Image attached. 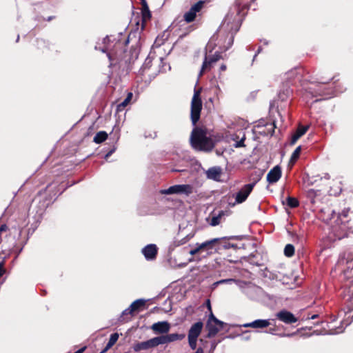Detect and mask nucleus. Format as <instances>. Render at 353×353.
Masks as SVG:
<instances>
[{"mask_svg":"<svg viewBox=\"0 0 353 353\" xmlns=\"http://www.w3.org/2000/svg\"><path fill=\"white\" fill-rule=\"evenodd\" d=\"M240 12L239 6H234L230 10L220 26L221 30L229 32L227 38V44L221 47L224 51L228 50L232 46L233 43L234 34L240 28L241 23Z\"/></svg>","mask_w":353,"mask_h":353,"instance_id":"f257e3e1","label":"nucleus"},{"mask_svg":"<svg viewBox=\"0 0 353 353\" xmlns=\"http://www.w3.org/2000/svg\"><path fill=\"white\" fill-rule=\"evenodd\" d=\"M190 143L193 148L197 150L210 151L214 148L211 139L208 138L206 132L201 128H194L191 134Z\"/></svg>","mask_w":353,"mask_h":353,"instance_id":"f03ea898","label":"nucleus"},{"mask_svg":"<svg viewBox=\"0 0 353 353\" xmlns=\"http://www.w3.org/2000/svg\"><path fill=\"white\" fill-rule=\"evenodd\" d=\"M225 238H214L201 243H196L195 247L192 248L189 253L191 255L199 254L203 257L210 256L216 253L219 249L218 243Z\"/></svg>","mask_w":353,"mask_h":353,"instance_id":"7ed1b4c3","label":"nucleus"},{"mask_svg":"<svg viewBox=\"0 0 353 353\" xmlns=\"http://www.w3.org/2000/svg\"><path fill=\"white\" fill-rule=\"evenodd\" d=\"M349 211V209H345L341 214H339L336 216V219L335 220L336 225L333 226L332 232L337 239H341L347 236L346 223L347 221H344L343 219H346L347 217Z\"/></svg>","mask_w":353,"mask_h":353,"instance_id":"20e7f679","label":"nucleus"},{"mask_svg":"<svg viewBox=\"0 0 353 353\" xmlns=\"http://www.w3.org/2000/svg\"><path fill=\"white\" fill-rule=\"evenodd\" d=\"M207 302L208 309L209 310H211L210 301L208 300ZM224 325H225V323L216 319L212 314V311H210V314L206 323V329L208 331L207 337L212 338L214 336L221 330L223 328Z\"/></svg>","mask_w":353,"mask_h":353,"instance_id":"39448f33","label":"nucleus"},{"mask_svg":"<svg viewBox=\"0 0 353 353\" xmlns=\"http://www.w3.org/2000/svg\"><path fill=\"white\" fill-rule=\"evenodd\" d=\"M201 90L194 89V94L191 101V120L193 125H196L200 119L202 110V101L200 97Z\"/></svg>","mask_w":353,"mask_h":353,"instance_id":"423d86ee","label":"nucleus"},{"mask_svg":"<svg viewBox=\"0 0 353 353\" xmlns=\"http://www.w3.org/2000/svg\"><path fill=\"white\" fill-rule=\"evenodd\" d=\"M193 186L190 184L174 185L168 189L162 190L160 192L162 194H183L188 196L193 193Z\"/></svg>","mask_w":353,"mask_h":353,"instance_id":"0eeeda50","label":"nucleus"},{"mask_svg":"<svg viewBox=\"0 0 353 353\" xmlns=\"http://www.w3.org/2000/svg\"><path fill=\"white\" fill-rule=\"evenodd\" d=\"M256 183L245 185L235 195V201L230 203L232 206L243 203L252 192Z\"/></svg>","mask_w":353,"mask_h":353,"instance_id":"6e6552de","label":"nucleus"},{"mask_svg":"<svg viewBox=\"0 0 353 353\" xmlns=\"http://www.w3.org/2000/svg\"><path fill=\"white\" fill-rule=\"evenodd\" d=\"M159 345H160V343L158 336H157L148 341L136 343L133 347V350L135 352H139L141 350H145L155 347Z\"/></svg>","mask_w":353,"mask_h":353,"instance_id":"1a4fd4ad","label":"nucleus"},{"mask_svg":"<svg viewBox=\"0 0 353 353\" xmlns=\"http://www.w3.org/2000/svg\"><path fill=\"white\" fill-rule=\"evenodd\" d=\"M221 58L220 52H216L212 57L205 55L204 61L203 63L201 69L199 72V77L202 76L203 72L210 70L212 67V64L218 61Z\"/></svg>","mask_w":353,"mask_h":353,"instance_id":"9d476101","label":"nucleus"},{"mask_svg":"<svg viewBox=\"0 0 353 353\" xmlns=\"http://www.w3.org/2000/svg\"><path fill=\"white\" fill-rule=\"evenodd\" d=\"M204 4V1H199L197 3L194 4L190 9L184 14V20L190 23L193 21L196 16V13L200 12Z\"/></svg>","mask_w":353,"mask_h":353,"instance_id":"9b49d317","label":"nucleus"},{"mask_svg":"<svg viewBox=\"0 0 353 353\" xmlns=\"http://www.w3.org/2000/svg\"><path fill=\"white\" fill-rule=\"evenodd\" d=\"M341 296L348 310H353V283L343 289Z\"/></svg>","mask_w":353,"mask_h":353,"instance_id":"f8f14e48","label":"nucleus"},{"mask_svg":"<svg viewBox=\"0 0 353 353\" xmlns=\"http://www.w3.org/2000/svg\"><path fill=\"white\" fill-rule=\"evenodd\" d=\"M276 316L279 321L286 324H291L297 321V319L294 315L292 312L285 310H283L277 312Z\"/></svg>","mask_w":353,"mask_h":353,"instance_id":"ddd939ff","label":"nucleus"},{"mask_svg":"<svg viewBox=\"0 0 353 353\" xmlns=\"http://www.w3.org/2000/svg\"><path fill=\"white\" fill-rule=\"evenodd\" d=\"M151 329L157 334H167L170 331V325L168 321H159L152 324Z\"/></svg>","mask_w":353,"mask_h":353,"instance_id":"4468645a","label":"nucleus"},{"mask_svg":"<svg viewBox=\"0 0 353 353\" xmlns=\"http://www.w3.org/2000/svg\"><path fill=\"white\" fill-rule=\"evenodd\" d=\"M184 337H185L184 334H176V333L169 334L167 335H162V336H158L160 345L166 344V343H171L173 341L182 340L183 339H184Z\"/></svg>","mask_w":353,"mask_h":353,"instance_id":"2eb2a0df","label":"nucleus"},{"mask_svg":"<svg viewBox=\"0 0 353 353\" xmlns=\"http://www.w3.org/2000/svg\"><path fill=\"white\" fill-rule=\"evenodd\" d=\"M142 253L146 260H154L157 254V247L154 244H149L142 249Z\"/></svg>","mask_w":353,"mask_h":353,"instance_id":"dca6fc26","label":"nucleus"},{"mask_svg":"<svg viewBox=\"0 0 353 353\" xmlns=\"http://www.w3.org/2000/svg\"><path fill=\"white\" fill-rule=\"evenodd\" d=\"M281 177V169L279 165L274 167L267 174V181L269 183L277 182Z\"/></svg>","mask_w":353,"mask_h":353,"instance_id":"f3484780","label":"nucleus"},{"mask_svg":"<svg viewBox=\"0 0 353 353\" xmlns=\"http://www.w3.org/2000/svg\"><path fill=\"white\" fill-rule=\"evenodd\" d=\"M271 324L269 319H257L251 323L243 324L242 326L244 327L252 328H265Z\"/></svg>","mask_w":353,"mask_h":353,"instance_id":"a211bd4d","label":"nucleus"},{"mask_svg":"<svg viewBox=\"0 0 353 353\" xmlns=\"http://www.w3.org/2000/svg\"><path fill=\"white\" fill-rule=\"evenodd\" d=\"M203 324L201 321L194 323L190 328L188 332V338L198 339L200 335Z\"/></svg>","mask_w":353,"mask_h":353,"instance_id":"6ab92c4d","label":"nucleus"},{"mask_svg":"<svg viewBox=\"0 0 353 353\" xmlns=\"http://www.w3.org/2000/svg\"><path fill=\"white\" fill-rule=\"evenodd\" d=\"M206 175L208 179L219 181L221 175V170L219 167H213L208 170Z\"/></svg>","mask_w":353,"mask_h":353,"instance_id":"aec40b11","label":"nucleus"},{"mask_svg":"<svg viewBox=\"0 0 353 353\" xmlns=\"http://www.w3.org/2000/svg\"><path fill=\"white\" fill-rule=\"evenodd\" d=\"M307 126H299L296 132L292 137L291 144L294 145L297 140L307 132Z\"/></svg>","mask_w":353,"mask_h":353,"instance_id":"412c9836","label":"nucleus"},{"mask_svg":"<svg viewBox=\"0 0 353 353\" xmlns=\"http://www.w3.org/2000/svg\"><path fill=\"white\" fill-rule=\"evenodd\" d=\"M353 260V253L351 252H344L340 255L338 263L339 265L348 264Z\"/></svg>","mask_w":353,"mask_h":353,"instance_id":"4be33fe9","label":"nucleus"},{"mask_svg":"<svg viewBox=\"0 0 353 353\" xmlns=\"http://www.w3.org/2000/svg\"><path fill=\"white\" fill-rule=\"evenodd\" d=\"M145 304V300L144 299H137L132 302L130 305V310L133 312H138L141 310V308L144 307Z\"/></svg>","mask_w":353,"mask_h":353,"instance_id":"5701e85b","label":"nucleus"},{"mask_svg":"<svg viewBox=\"0 0 353 353\" xmlns=\"http://www.w3.org/2000/svg\"><path fill=\"white\" fill-rule=\"evenodd\" d=\"M119 336V335L118 333L112 334L110 335V339H109L108 343L106 344L104 350L103 351V352H105L111 348L118 341Z\"/></svg>","mask_w":353,"mask_h":353,"instance_id":"b1692460","label":"nucleus"},{"mask_svg":"<svg viewBox=\"0 0 353 353\" xmlns=\"http://www.w3.org/2000/svg\"><path fill=\"white\" fill-rule=\"evenodd\" d=\"M108 134L105 131H100L96 134L94 137V142L96 143H101L106 140Z\"/></svg>","mask_w":353,"mask_h":353,"instance_id":"393cba45","label":"nucleus"},{"mask_svg":"<svg viewBox=\"0 0 353 353\" xmlns=\"http://www.w3.org/2000/svg\"><path fill=\"white\" fill-rule=\"evenodd\" d=\"M99 49L101 50L103 52H106L107 55L110 61L116 59H119L117 57V54L116 52H114L113 50H110V48L108 46H105L104 48H103L101 49V48H99Z\"/></svg>","mask_w":353,"mask_h":353,"instance_id":"a878e982","label":"nucleus"},{"mask_svg":"<svg viewBox=\"0 0 353 353\" xmlns=\"http://www.w3.org/2000/svg\"><path fill=\"white\" fill-rule=\"evenodd\" d=\"M283 203L284 204H286L288 207H290L291 208H296L299 205V201L296 198L292 197V196H288L286 199L285 203V202H283Z\"/></svg>","mask_w":353,"mask_h":353,"instance_id":"bb28decb","label":"nucleus"},{"mask_svg":"<svg viewBox=\"0 0 353 353\" xmlns=\"http://www.w3.org/2000/svg\"><path fill=\"white\" fill-rule=\"evenodd\" d=\"M301 151V146H298L294 152L292 153L291 158H290V163H294L299 157L300 153Z\"/></svg>","mask_w":353,"mask_h":353,"instance_id":"cd10ccee","label":"nucleus"},{"mask_svg":"<svg viewBox=\"0 0 353 353\" xmlns=\"http://www.w3.org/2000/svg\"><path fill=\"white\" fill-rule=\"evenodd\" d=\"M284 254L286 256L290 257L294 254V247L292 244H288L284 249Z\"/></svg>","mask_w":353,"mask_h":353,"instance_id":"c85d7f7f","label":"nucleus"},{"mask_svg":"<svg viewBox=\"0 0 353 353\" xmlns=\"http://www.w3.org/2000/svg\"><path fill=\"white\" fill-rule=\"evenodd\" d=\"M132 93L129 92L128 94L127 97L123 100V101L118 105V107H117L118 110H121L122 108H125L129 103V102L132 99Z\"/></svg>","mask_w":353,"mask_h":353,"instance_id":"c756f323","label":"nucleus"},{"mask_svg":"<svg viewBox=\"0 0 353 353\" xmlns=\"http://www.w3.org/2000/svg\"><path fill=\"white\" fill-rule=\"evenodd\" d=\"M292 90L286 88L285 90L279 92V97L282 101H285L291 94Z\"/></svg>","mask_w":353,"mask_h":353,"instance_id":"7c9ffc66","label":"nucleus"},{"mask_svg":"<svg viewBox=\"0 0 353 353\" xmlns=\"http://www.w3.org/2000/svg\"><path fill=\"white\" fill-rule=\"evenodd\" d=\"M151 64H152V59L149 57H148L145 60V62L143 64L141 68V71L142 73H144L145 71L150 68V66H151Z\"/></svg>","mask_w":353,"mask_h":353,"instance_id":"2f4dec72","label":"nucleus"},{"mask_svg":"<svg viewBox=\"0 0 353 353\" xmlns=\"http://www.w3.org/2000/svg\"><path fill=\"white\" fill-rule=\"evenodd\" d=\"M142 17L143 21H146L150 19L151 13L150 10H142Z\"/></svg>","mask_w":353,"mask_h":353,"instance_id":"473e14b6","label":"nucleus"},{"mask_svg":"<svg viewBox=\"0 0 353 353\" xmlns=\"http://www.w3.org/2000/svg\"><path fill=\"white\" fill-rule=\"evenodd\" d=\"M232 282H236V281L235 279H222V280H220V281L214 283V285H218L219 284L231 283Z\"/></svg>","mask_w":353,"mask_h":353,"instance_id":"72a5a7b5","label":"nucleus"},{"mask_svg":"<svg viewBox=\"0 0 353 353\" xmlns=\"http://www.w3.org/2000/svg\"><path fill=\"white\" fill-rule=\"evenodd\" d=\"M132 312L130 310V307L127 309H125V310L123 311L121 315V319H122L121 321H125V316L128 315V314H132ZM129 320L127 319L126 321H128Z\"/></svg>","mask_w":353,"mask_h":353,"instance_id":"f704fd0d","label":"nucleus"},{"mask_svg":"<svg viewBox=\"0 0 353 353\" xmlns=\"http://www.w3.org/2000/svg\"><path fill=\"white\" fill-rule=\"evenodd\" d=\"M220 219H221L220 215L213 216L211 219L210 225L212 226H216V225H219L220 223Z\"/></svg>","mask_w":353,"mask_h":353,"instance_id":"c9c22d12","label":"nucleus"},{"mask_svg":"<svg viewBox=\"0 0 353 353\" xmlns=\"http://www.w3.org/2000/svg\"><path fill=\"white\" fill-rule=\"evenodd\" d=\"M196 342L197 339L188 338L189 345L192 350H195L196 348Z\"/></svg>","mask_w":353,"mask_h":353,"instance_id":"e433bc0d","label":"nucleus"},{"mask_svg":"<svg viewBox=\"0 0 353 353\" xmlns=\"http://www.w3.org/2000/svg\"><path fill=\"white\" fill-rule=\"evenodd\" d=\"M297 74H298V72L296 69L292 70L286 74V76H287L286 79L288 80H290V79L295 77L297 75Z\"/></svg>","mask_w":353,"mask_h":353,"instance_id":"4c0bfd02","label":"nucleus"},{"mask_svg":"<svg viewBox=\"0 0 353 353\" xmlns=\"http://www.w3.org/2000/svg\"><path fill=\"white\" fill-rule=\"evenodd\" d=\"M317 192L314 189H310L307 191V196L310 198L312 200L314 199V197L317 195Z\"/></svg>","mask_w":353,"mask_h":353,"instance_id":"58836bf2","label":"nucleus"},{"mask_svg":"<svg viewBox=\"0 0 353 353\" xmlns=\"http://www.w3.org/2000/svg\"><path fill=\"white\" fill-rule=\"evenodd\" d=\"M221 241H224V244L223 245V247L225 249H229L230 248L234 247L233 244H231L230 243L226 242V238L224 240H221L220 242H221Z\"/></svg>","mask_w":353,"mask_h":353,"instance_id":"ea45409f","label":"nucleus"},{"mask_svg":"<svg viewBox=\"0 0 353 353\" xmlns=\"http://www.w3.org/2000/svg\"><path fill=\"white\" fill-rule=\"evenodd\" d=\"M6 273L3 262H0V278Z\"/></svg>","mask_w":353,"mask_h":353,"instance_id":"a19ab883","label":"nucleus"},{"mask_svg":"<svg viewBox=\"0 0 353 353\" xmlns=\"http://www.w3.org/2000/svg\"><path fill=\"white\" fill-rule=\"evenodd\" d=\"M349 269H350V267H348L347 269L344 270V272H343L344 276L346 277H348L350 275L353 274V269H351L350 270Z\"/></svg>","mask_w":353,"mask_h":353,"instance_id":"79ce46f5","label":"nucleus"},{"mask_svg":"<svg viewBox=\"0 0 353 353\" xmlns=\"http://www.w3.org/2000/svg\"><path fill=\"white\" fill-rule=\"evenodd\" d=\"M244 140H245V138L243 137L239 141H237L235 144V147L240 148V147L244 146Z\"/></svg>","mask_w":353,"mask_h":353,"instance_id":"37998d69","label":"nucleus"},{"mask_svg":"<svg viewBox=\"0 0 353 353\" xmlns=\"http://www.w3.org/2000/svg\"><path fill=\"white\" fill-rule=\"evenodd\" d=\"M148 6L147 4V2L145 0H143L142 1V10H148Z\"/></svg>","mask_w":353,"mask_h":353,"instance_id":"c03bdc74","label":"nucleus"},{"mask_svg":"<svg viewBox=\"0 0 353 353\" xmlns=\"http://www.w3.org/2000/svg\"><path fill=\"white\" fill-rule=\"evenodd\" d=\"M8 229V227L6 224H3L0 226V232L6 231Z\"/></svg>","mask_w":353,"mask_h":353,"instance_id":"a18cd8bd","label":"nucleus"},{"mask_svg":"<svg viewBox=\"0 0 353 353\" xmlns=\"http://www.w3.org/2000/svg\"><path fill=\"white\" fill-rule=\"evenodd\" d=\"M114 150H110L109 152H108L105 156V159H107L109 157L111 156V154L114 152Z\"/></svg>","mask_w":353,"mask_h":353,"instance_id":"49530a36","label":"nucleus"},{"mask_svg":"<svg viewBox=\"0 0 353 353\" xmlns=\"http://www.w3.org/2000/svg\"><path fill=\"white\" fill-rule=\"evenodd\" d=\"M343 332V330H340L339 328L338 330H335L334 331L330 332V334H339Z\"/></svg>","mask_w":353,"mask_h":353,"instance_id":"de8ad7c7","label":"nucleus"},{"mask_svg":"<svg viewBox=\"0 0 353 353\" xmlns=\"http://www.w3.org/2000/svg\"><path fill=\"white\" fill-rule=\"evenodd\" d=\"M274 332H275L274 328H270L268 332L270 334H274Z\"/></svg>","mask_w":353,"mask_h":353,"instance_id":"09e8293b","label":"nucleus"},{"mask_svg":"<svg viewBox=\"0 0 353 353\" xmlns=\"http://www.w3.org/2000/svg\"><path fill=\"white\" fill-rule=\"evenodd\" d=\"M294 334H295V333H292V334H283L281 336H293Z\"/></svg>","mask_w":353,"mask_h":353,"instance_id":"8fccbe9b","label":"nucleus"},{"mask_svg":"<svg viewBox=\"0 0 353 353\" xmlns=\"http://www.w3.org/2000/svg\"><path fill=\"white\" fill-rule=\"evenodd\" d=\"M318 317V314H314L311 317H309V319H314Z\"/></svg>","mask_w":353,"mask_h":353,"instance_id":"3c124183","label":"nucleus"},{"mask_svg":"<svg viewBox=\"0 0 353 353\" xmlns=\"http://www.w3.org/2000/svg\"><path fill=\"white\" fill-rule=\"evenodd\" d=\"M225 69H226V66H225V65H222L221 66V70L222 71L225 70Z\"/></svg>","mask_w":353,"mask_h":353,"instance_id":"603ef678","label":"nucleus"},{"mask_svg":"<svg viewBox=\"0 0 353 353\" xmlns=\"http://www.w3.org/2000/svg\"><path fill=\"white\" fill-rule=\"evenodd\" d=\"M334 218H335L334 212L332 211V217L330 219H334Z\"/></svg>","mask_w":353,"mask_h":353,"instance_id":"864d4df0","label":"nucleus"},{"mask_svg":"<svg viewBox=\"0 0 353 353\" xmlns=\"http://www.w3.org/2000/svg\"><path fill=\"white\" fill-rule=\"evenodd\" d=\"M108 40H109V38H108V37H107L106 38H105V39H103V42H104V43H106V41H108Z\"/></svg>","mask_w":353,"mask_h":353,"instance_id":"5fc2aeb1","label":"nucleus"},{"mask_svg":"<svg viewBox=\"0 0 353 353\" xmlns=\"http://www.w3.org/2000/svg\"><path fill=\"white\" fill-rule=\"evenodd\" d=\"M325 179H329V178H330L329 174H325Z\"/></svg>","mask_w":353,"mask_h":353,"instance_id":"6e6d98bb","label":"nucleus"},{"mask_svg":"<svg viewBox=\"0 0 353 353\" xmlns=\"http://www.w3.org/2000/svg\"><path fill=\"white\" fill-rule=\"evenodd\" d=\"M350 323H351V321H348V322H346V323H345V325H346V326H347V325H348L349 324H350Z\"/></svg>","mask_w":353,"mask_h":353,"instance_id":"4d7b16f0","label":"nucleus"},{"mask_svg":"<svg viewBox=\"0 0 353 353\" xmlns=\"http://www.w3.org/2000/svg\"><path fill=\"white\" fill-rule=\"evenodd\" d=\"M19 35L17 36V42L19 41Z\"/></svg>","mask_w":353,"mask_h":353,"instance_id":"13d9d810","label":"nucleus"},{"mask_svg":"<svg viewBox=\"0 0 353 353\" xmlns=\"http://www.w3.org/2000/svg\"><path fill=\"white\" fill-rule=\"evenodd\" d=\"M245 339L246 340H248V339H249V336H245Z\"/></svg>","mask_w":353,"mask_h":353,"instance_id":"bf43d9fd","label":"nucleus"},{"mask_svg":"<svg viewBox=\"0 0 353 353\" xmlns=\"http://www.w3.org/2000/svg\"><path fill=\"white\" fill-rule=\"evenodd\" d=\"M1 241V238L0 237V242Z\"/></svg>","mask_w":353,"mask_h":353,"instance_id":"052dcab7","label":"nucleus"}]
</instances>
